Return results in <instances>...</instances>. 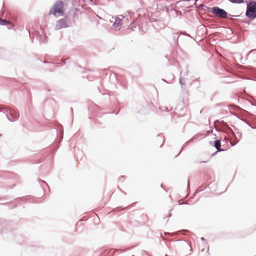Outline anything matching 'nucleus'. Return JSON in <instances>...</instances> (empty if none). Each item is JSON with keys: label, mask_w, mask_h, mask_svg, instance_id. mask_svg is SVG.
<instances>
[{"label": "nucleus", "mask_w": 256, "mask_h": 256, "mask_svg": "<svg viewBox=\"0 0 256 256\" xmlns=\"http://www.w3.org/2000/svg\"><path fill=\"white\" fill-rule=\"evenodd\" d=\"M64 4L60 1L56 2L52 8L50 10L49 14H53L55 16H60L64 14Z\"/></svg>", "instance_id": "nucleus-1"}, {"label": "nucleus", "mask_w": 256, "mask_h": 256, "mask_svg": "<svg viewBox=\"0 0 256 256\" xmlns=\"http://www.w3.org/2000/svg\"><path fill=\"white\" fill-rule=\"evenodd\" d=\"M246 15L252 18H256V2H251L248 5Z\"/></svg>", "instance_id": "nucleus-2"}, {"label": "nucleus", "mask_w": 256, "mask_h": 256, "mask_svg": "<svg viewBox=\"0 0 256 256\" xmlns=\"http://www.w3.org/2000/svg\"><path fill=\"white\" fill-rule=\"evenodd\" d=\"M212 12L216 16L222 18H226L227 16V12L224 10L219 8L218 6H214L212 8Z\"/></svg>", "instance_id": "nucleus-3"}, {"label": "nucleus", "mask_w": 256, "mask_h": 256, "mask_svg": "<svg viewBox=\"0 0 256 256\" xmlns=\"http://www.w3.org/2000/svg\"><path fill=\"white\" fill-rule=\"evenodd\" d=\"M68 26V23L66 19H62L58 20L56 25V30H60Z\"/></svg>", "instance_id": "nucleus-4"}, {"label": "nucleus", "mask_w": 256, "mask_h": 256, "mask_svg": "<svg viewBox=\"0 0 256 256\" xmlns=\"http://www.w3.org/2000/svg\"><path fill=\"white\" fill-rule=\"evenodd\" d=\"M10 24V27H8V28H12V24L10 23V21L6 20H2L0 18V25H7Z\"/></svg>", "instance_id": "nucleus-5"}, {"label": "nucleus", "mask_w": 256, "mask_h": 256, "mask_svg": "<svg viewBox=\"0 0 256 256\" xmlns=\"http://www.w3.org/2000/svg\"><path fill=\"white\" fill-rule=\"evenodd\" d=\"M214 146L219 151L222 150H220V146H221V144H220V140H216L214 142Z\"/></svg>", "instance_id": "nucleus-6"}, {"label": "nucleus", "mask_w": 256, "mask_h": 256, "mask_svg": "<svg viewBox=\"0 0 256 256\" xmlns=\"http://www.w3.org/2000/svg\"><path fill=\"white\" fill-rule=\"evenodd\" d=\"M230 2L233 3L240 4L244 2V0H229Z\"/></svg>", "instance_id": "nucleus-7"}, {"label": "nucleus", "mask_w": 256, "mask_h": 256, "mask_svg": "<svg viewBox=\"0 0 256 256\" xmlns=\"http://www.w3.org/2000/svg\"><path fill=\"white\" fill-rule=\"evenodd\" d=\"M10 115L12 116L14 114V110H10Z\"/></svg>", "instance_id": "nucleus-8"}, {"label": "nucleus", "mask_w": 256, "mask_h": 256, "mask_svg": "<svg viewBox=\"0 0 256 256\" xmlns=\"http://www.w3.org/2000/svg\"><path fill=\"white\" fill-rule=\"evenodd\" d=\"M18 118V114L16 113L14 119H16Z\"/></svg>", "instance_id": "nucleus-9"}, {"label": "nucleus", "mask_w": 256, "mask_h": 256, "mask_svg": "<svg viewBox=\"0 0 256 256\" xmlns=\"http://www.w3.org/2000/svg\"><path fill=\"white\" fill-rule=\"evenodd\" d=\"M171 216V214H170L168 215V216Z\"/></svg>", "instance_id": "nucleus-10"}, {"label": "nucleus", "mask_w": 256, "mask_h": 256, "mask_svg": "<svg viewBox=\"0 0 256 256\" xmlns=\"http://www.w3.org/2000/svg\"><path fill=\"white\" fill-rule=\"evenodd\" d=\"M166 256H168L166 254Z\"/></svg>", "instance_id": "nucleus-11"}]
</instances>
